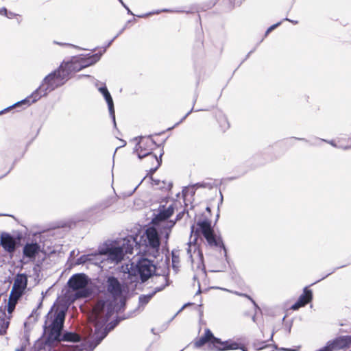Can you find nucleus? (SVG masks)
<instances>
[{
    "label": "nucleus",
    "mask_w": 351,
    "mask_h": 351,
    "mask_svg": "<svg viewBox=\"0 0 351 351\" xmlns=\"http://www.w3.org/2000/svg\"><path fill=\"white\" fill-rule=\"evenodd\" d=\"M312 291L306 287L304 289V293L300 296L298 301L291 306V309L295 311L300 307L304 306L312 300Z\"/></svg>",
    "instance_id": "18"
},
{
    "label": "nucleus",
    "mask_w": 351,
    "mask_h": 351,
    "mask_svg": "<svg viewBox=\"0 0 351 351\" xmlns=\"http://www.w3.org/2000/svg\"><path fill=\"white\" fill-rule=\"evenodd\" d=\"M41 234L35 233L32 239L28 238L23 245V264L31 262L38 265L45 259L44 247L40 245Z\"/></svg>",
    "instance_id": "6"
},
{
    "label": "nucleus",
    "mask_w": 351,
    "mask_h": 351,
    "mask_svg": "<svg viewBox=\"0 0 351 351\" xmlns=\"http://www.w3.org/2000/svg\"><path fill=\"white\" fill-rule=\"evenodd\" d=\"M22 106V100L18 101L15 104L3 109L2 110H0V115H2L8 112H10L14 108L21 107Z\"/></svg>",
    "instance_id": "27"
},
{
    "label": "nucleus",
    "mask_w": 351,
    "mask_h": 351,
    "mask_svg": "<svg viewBox=\"0 0 351 351\" xmlns=\"http://www.w3.org/2000/svg\"><path fill=\"white\" fill-rule=\"evenodd\" d=\"M173 213V207L172 205H170L167 210H160L159 213V217L161 219H166L169 217H170Z\"/></svg>",
    "instance_id": "23"
},
{
    "label": "nucleus",
    "mask_w": 351,
    "mask_h": 351,
    "mask_svg": "<svg viewBox=\"0 0 351 351\" xmlns=\"http://www.w3.org/2000/svg\"><path fill=\"white\" fill-rule=\"evenodd\" d=\"M22 298V273L17 272L14 278V283L10 293L7 304V311L9 314H12L14 311L18 302Z\"/></svg>",
    "instance_id": "13"
},
{
    "label": "nucleus",
    "mask_w": 351,
    "mask_h": 351,
    "mask_svg": "<svg viewBox=\"0 0 351 351\" xmlns=\"http://www.w3.org/2000/svg\"><path fill=\"white\" fill-rule=\"evenodd\" d=\"M51 346L47 343L38 342L34 346V351H49L51 350Z\"/></svg>",
    "instance_id": "24"
},
{
    "label": "nucleus",
    "mask_w": 351,
    "mask_h": 351,
    "mask_svg": "<svg viewBox=\"0 0 351 351\" xmlns=\"http://www.w3.org/2000/svg\"><path fill=\"white\" fill-rule=\"evenodd\" d=\"M0 14L10 17L8 14V10L5 7L0 8Z\"/></svg>",
    "instance_id": "31"
},
{
    "label": "nucleus",
    "mask_w": 351,
    "mask_h": 351,
    "mask_svg": "<svg viewBox=\"0 0 351 351\" xmlns=\"http://www.w3.org/2000/svg\"><path fill=\"white\" fill-rule=\"evenodd\" d=\"M26 285H27V278H26V276H25V274H23V290L25 289Z\"/></svg>",
    "instance_id": "33"
},
{
    "label": "nucleus",
    "mask_w": 351,
    "mask_h": 351,
    "mask_svg": "<svg viewBox=\"0 0 351 351\" xmlns=\"http://www.w3.org/2000/svg\"><path fill=\"white\" fill-rule=\"evenodd\" d=\"M49 351H56V350L51 349V350H49Z\"/></svg>",
    "instance_id": "47"
},
{
    "label": "nucleus",
    "mask_w": 351,
    "mask_h": 351,
    "mask_svg": "<svg viewBox=\"0 0 351 351\" xmlns=\"http://www.w3.org/2000/svg\"><path fill=\"white\" fill-rule=\"evenodd\" d=\"M155 145L156 143L152 138L143 137L141 138L135 148V152L137 153L139 158L141 159L147 157L151 162L156 165L154 168L150 169V171L152 173L156 171L160 165V160L152 153V150Z\"/></svg>",
    "instance_id": "8"
},
{
    "label": "nucleus",
    "mask_w": 351,
    "mask_h": 351,
    "mask_svg": "<svg viewBox=\"0 0 351 351\" xmlns=\"http://www.w3.org/2000/svg\"><path fill=\"white\" fill-rule=\"evenodd\" d=\"M282 350H285V351H289L290 350H288V349H285V348H282Z\"/></svg>",
    "instance_id": "43"
},
{
    "label": "nucleus",
    "mask_w": 351,
    "mask_h": 351,
    "mask_svg": "<svg viewBox=\"0 0 351 351\" xmlns=\"http://www.w3.org/2000/svg\"><path fill=\"white\" fill-rule=\"evenodd\" d=\"M119 1L121 3V4H122V5H123V6H124L127 10H128V13H130V14H133L132 13V12H131V11H130V10H129V9H128L125 5H124V3H123V2L122 1V0H119Z\"/></svg>",
    "instance_id": "34"
},
{
    "label": "nucleus",
    "mask_w": 351,
    "mask_h": 351,
    "mask_svg": "<svg viewBox=\"0 0 351 351\" xmlns=\"http://www.w3.org/2000/svg\"><path fill=\"white\" fill-rule=\"evenodd\" d=\"M265 343V342H262L261 344L255 343L254 347L256 348V350H262L263 348L266 347Z\"/></svg>",
    "instance_id": "30"
},
{
    "label": "nucleus",
    "mask_w": 351,
    "mask_h": 351,
    "mask_svg": "<svg viewBox=\"0 0 351 351\" xmlns=\"http://www.w3.org/2000/svg\"><path fill=\"white\" fill-rule=\"evenodd\" d=\"M141 239L146 248L145 252L156 258L158 254L160 247V239L156 228H148Z\"/></svg>",
    "instance_id": "11"
},
{
    "label": "nucleus",
    "mask_w": 351,
    "mask_h": 351,
    "mask_svg": "<svg viewBox=\"0 0 351 351\" xmlns=\"http://www.w3.org/2000/svg\"><path fill=\"white\" fill-rule=\"evenodd\" d=\"M188 245L186 253L192 267H194L195 266L197 269L203 271L204 269V265L202 252L197 248L195 243H192L190 241Z\"/></svg>",
    "instance_id": "14"
},
{
    "label": "nucleus",
    "mask_w": 351,
    "mask_h": 351,
    "mask_svg": "<svg viewBox=\"0 0 351 351\" xmlns=\"http://www.w3.org/2000/svg\"><path fill=\"white\" fill-rule=\"evenodd\" d=\"M280 22L276 23V24H274L273 25H271V27H269L267 30L265 32V36H267L270 32H271L272 30H274L275 28H276L278 26H279L280 25Z\"/></svg>",
    "instance_id": "29"
},
{
    "label": "nucleus",
    "mask_w": 351,
    "mask_h": 351,
    "mask_svg": "<svg viewBox=\"0 0 351 351\" xmlns=\"http://www.w3.org/2000/svg\"><path fill=\"white\" fill-rule=\"evenodd\" d=\"M191 110L183 118V119H186V117L191 113Z\"/></svg>",
    "instance_id": "41"
},
{
    "label": "nucleus",
    "mask_w": 351,
    "mask_h": 351,
    "mask_svg": "<svg viewBox=\"0 0 351 351\" xmlns=\"http://www.w3.org/2000/svg\"><path fill=\"white\" fill-rule=\"evenodd\" d=\"M94 254H87V255H82L77 260V264H84L86 262H91L93 261L94 256H95Z\"/></svg>",
    "instance_id": "26"
},
{
    "label": "nucleus",
    "mask_w": 351,
    "mask_h": 351,
    "mask_svg": "<svg viewBox=\"0 0 351 351\" xmlns=\"http://www.w3.org/2000/svg\"><path fill=\"white\" fill-rule=\"evenodd\" d=\"M19 263H20V264H21L20 267H21V269H22V259H21V258H20V259H19ZM19 265H18V266L16 267V268H19Z\"/></svg>",
    "instance_id": "37"
},
{
    "label": "nucleus",
    "mask_w": 351,
    "mask_h": 351,
    "mask_svg": "<svg viewBox=\"0 0 351 351\" xmlns=\"http://www.w3.org/2000/svg\"><path fill=\"white\" fill-rule=\"evenodd\" d=\"M15 351H22V346L18 348Z\"/></svg>",
    "instance_id": "40"
},
{
    "label": "nucleus",
    "mask_w": 351,
    "mask_h": 351,
    "mask_svg": "<svg viewBox=\"0 0 351 351\" xmlns=\"http://www.w3.org/2000/svg\"><path fill=\"white\" fill-rule=\"evenodd\" d=\"M99 92H100L102 95H104V93H106V91H108V89H107V88H106V86H104V87H101V88H99Z\"/></svg>",
    "instance_id": "32"
},
{
    "label": "nucleus",
    "mask_w": 351,
    "mask_h": 351,
    "mask_svg": "<svg viewBox=\"0 0 351 351\" xmlns=\"http://www.w3.org/2000/svg\"><path fill=\"white\" fill-rule=\"evenodd\" d=\"M9 322L3 318H0V335L5 333Z\"/></svg>",
    "instance_id": "28"
},
{
    "label": "nucleus",
    "mask_w": 351,
    "mask_h": 351,
    "mask_svg": "<svg viewBox=\"0 0 351 351\" xmlns=\"http://www.w3.org/2000/svg\"><path fill=\"white\" fill-rule=\"evenodd\" d=\"M136 245V239L130 236L101 249L99 250V254L107 255L108 259L117 264L123 260L125 254L133 253L134 246Z\"/></svg>",
    "instance_id": "4"
},
{
    "label": "nucleus",
    "mask_w": 351,
    "mask_h": 351,
    "mask_svg": "<svg viewBox=\"0 0 351 351\" xmlns=\"http://www.w3.org/2000/svg\"><path fill=\"white\" fill-rule=\"evenodd\" d=\"M346 348H351V335L339 337L328 341L326 346L318 351H335Z\"/></svg>",
    "instance_id": "16"
},
{
    "label": "nucleus",
    "mask_w": 351,
    "mask_h": 351,
    "mask_svg": "<svg viewBox=\"0 0 351 351\" xmlns=\"http://www.w3.org/2000/svg\"><path fill=\"white\" fill-rule=\"evenodd\" d=\"M103 96L104 97V98L106 101V103L108 104L110 114L113 120L114 125H116L114 104H113L112 98L108 91H106V93H104L103 95Z\"/></svg>",
    "instance_id": "20"
},
{
    "label": "nucleus",
    "mask_w": 351,
    "mask_h": 351,
    "mask_svg": "<svg viewBox=\"0 0 351 351\" xmlns=\"http://www.w3.org/2000/svg\"><path fill=\"white\" fill-rule=\"evenodd\" d=\"M151 179L152 180V185L153 186H158V187L161 189H165V190H170L172 187V184L169 182L166 183L164 181H160L159 180H154L151 177Z\"/></svg>",
    "instance_id": "21"
},
{
    "label": "nucleus",
    "mask_w": 351,
    "mask_h": 351,
    "mask_svg": "<svg viewBox=\"0 0 351 351\" xmlns=\"http://www.w3.org/2000/svg\"><path fill=\"white\" fill-rule=\"evenodd\" d=\"M82 69L79 56L73 57L71 61L62 63L58 70L44 79L40 86L30 96L23 99V106H30L56 88L63 85L73 73L80 71Z\"/></svg>",
    "instance_id": "1"
},
{
    "label": "nucleus",
    "mask_w": 351,
    "mask_h": 351,
    "mask_svg": "<svg viewBox=\"0 0 351 351\" xmlns=\"http://www.w3.org/2000/svg\"><path fill=\"white\" fill-rule=\"evenodd\" d=\"M329 144H330L332 146L335 147H337V145L335 144V143L333 141H327Z\"/></svg>",
    "instance_id": "35"
},
{
    "label": "nucleus",
    "mask_w": 351,
    "mask_h": 351,
    "mask_svg": "<svg viewBox=\"0 0 351 351\" xmlns=\"http://www.w3.org/2000/svg\"><path fill=\"white\" fill-rule=\"evenodd\" d=\"M168 237H169V233L167 232L166 234V238L168 239Z\"/></svg>",
    "instance_id": "44"
},
{
    "label": "nucleus",
    "mask_w": 351,
    "mask_h": 351,
    "mask_svg": "<svg viewBox=\"0 0 351 351\" xmlns=\"http://www.w3.org/2000/svg\"><path fill=\"white\" fill-rule=\"evenodd\" d=\"M253 321L255 322V317H253Z\"/></svg>",
    "instance_id": "46"
},
{
    "label": "nucleus",
    "mask_w": 351,
    "mask_h": 351,
    "mask_svg": "<svg viewBox=\"0 0 351 351\" xmlns=\"http://www.w3.org/2000/svg\"><path fill=\"white\" fill-rule=\"evenodd\" d=\"M155 282L158 283L159 285L154 288L151 293L147 295H142L139 297V302L142 305H145L149 302L151 298L158 291H162L168 285L167 277L165 275L156 276L154 278Z\"/></svg>",
    "instance_id": "17"
},
{
    "label": "nucleus",
    "mask_w": 351,
    "mask_h": 351,
    "mask_svg": "<svg viewBox=\"0 0 351 351\" xmlns=\"http://www.w3.org/2000/svg\"><path fill=\"white\" fill-rule=\"evenodd\" d=\"M116 305L98 301L95 305L90 319L94 324L95 331L90 342V346L95 348L107 335L108 332L104 328L105 324L116 310Z\"/></svg>",
    "instance_id": "3"
},
{
    "label": "nucleus",
    "mask_w": 351,
    "mask_h": 351,
    "mask_svg": "<svg viewBox=\"0 0 351 351\" xmlns=\"http://www.w3.org/2000/svg\"><path fill=\"white\" fill-rule=\"evenodd\" d=\"M156 269L153 261L142 258L136 263H132L128 268V278L131 282H144L155 273Z\"/></svg>",
    "instance_id": "5"
},
{
    "label": "nucleus",
    "mask_w": 351,
    "mask_h": 351,
    "mask_svg": "<svg viewBox=\"0 0 351 351\" xmlns=\"http://www.w3.org/2000/svg\"><path fill=\"white\" fill-rule=\"evenodd\" d=\"M162 12H170L169 10H163Z\"/></svg>",
    "instance_id": "42"
},
{
    "label": "nucleus",
    "mask_w": 351,
    "mask_h": 351,
    "mask_svg": "<svg viewBox=\"0 0 351 351\" xmlns=\"http://www.w3.org/2000/svg\"><path fill=\"white\" fill-rule=\"evenodd\" d=\"M22 245V232H1L0 233V246L10 257Z\"/></svg>",
    "instance_id": "10"
},
{
    "label": "nucleus",
    "mask_w": 351,
    "mask_h": 351,
    "mask_svg": "<svg viewBox=\"0 0 351 351\" xmlns=\"http://www.w3.org/2000/svg\"><path fill=\"white\" fill-rule=\"evenodd\" d=\"M245 295V297H247L250 300H252V302H253V304H254V306H256V303H255V302H254V300H252V299L250 297H249V296H247V295Z\"/></svg>",
    "instance_id": "36"
},
{
    "label": "nucleus",
    "mask_w": 351,
    "mask_h": 351,
    "mask_svg": "<svg viewBox=\"0 0 351 351\" xmlns=\"http://www.w3.org/2000/svg\"><path fill=\"white\" fill-rule=\"evenodd\" d=\"M206 343H208L210 350L222 351L225 350H236L239 345L236 343H229L228 341H221L220 339L215 337L210 329L205 330L204 335L195 342V348H200Z\"/></svg>",
    "instance_id": "7"
},
{
    "label": "nucleus",
    "mask_w": 351,
    "mask_h": 351,
    "mask_svg": "<svg viewBox=\"0 0 351 351\" xmlns=\"http://www.w3.org/2000/svg\"><path fill=\"white\" fill-rule=\"evenodd\" d=\"M89 278L84 274H76L73 275L68 281L71 289L77 291L75 296L77 298H87L90 295V291L87 289Z\"/></svg>",
    "instance_id": "12"
},
{
    "label": "nucleus",
    "mask_w": 351,
    "mask_h": 351,
    "mask_svg": "<svg viewBox=\"0 0 351 351\" xmlns=\"http://www.w3.org/2000/svg\"><path fill=\"white\" fill-rule=\"evenodd\" d=\"M285 20H287V21H291V23H294V24H297V23H298V21H291V20H289V19H285Z\"/></svg>",
    "instance_id": "38"
},
{
    "label": "nucleus",
    "mask_w": 351,
    "mask_h": 351,
    "mask_svg": "<svg viewBox=\"0 0 351 351\" xmlns=\"http://www.w3.org/2000/svg\"><path fill=\"white\" fill-rule=\"evenodd\" d=\"M114 200H115V197H108V198L105 199L104 200H103L99 204V208L101 209H106V208L110 207L114 202Z\"/></svg>",
    "instance_id": "25"
},
{
    "label": "nucleus",
    "mask_w": 351,
    "mask_h": 351,
    "mask_svg": "<svg viewBox=\"0 0 351 351\" xmlns=\"http://www.w3.org/2000/svg\"><path fill=\"white\" fill-rule=\"evenodd\" d=\"M100 57L101 54L99 55L97 53H95L89 57L79 56V58L80 62L84 69L96 63L97 61H99Z\"/></svg>",
    "instance_id": "19"
},
{
    "label": "nucleus",
    "mask_w": 351,
    "mask_h": 351,
    "mask_svg": "<svg viewBox=\"0 0 351 351\" xmlns=\"http://www.w3.org/2000/svg\"><path fill=\"white\" fill-rule=\"evenodd\" d=\"M10 17L9 18H11V16H12V13H10V15H8Z\"/></svg>",
    "instance_id": "45"
},
{
    "label": "nucleus",
    "mask_w": 351,
    "mask_h": 351,
    "mask_svg": "<svg viewBox=\"0 0 351 351\" xmlns=\"http://www.w3.org/2000/svg\"><path fill=\"white\" fill-rule=\"evenodd\" d=\"M65 319V311L53 306L47 313L44 325L45 333L48 336L49 341L78 342L80 337L74 332L62 334Z\"/></svg>",
    "instance_id": "2"
},
{
    "label": "nucleus",
    "mask_w": 351,
    "mask_h": 351,
    "mask_svg": "<svg viewBox=\"0 0 351 351\" xmlns=\"http://www.w3.org/2000/svg\"><path fill=\"white\" fill-rule=\"evenodd\" d=\"M172 256V267L175 271L178 270L180 267V256L178 250H173L171 252Z\"/></svg>",
    "instance_id": "22"
},
{
    "label": "nucleus",
    "mask_w": 351,
    "mask_h": 351,
    "mask_svg": "<svg viewBox=\"0 0 351 351\" xmlns=\"http://www.w3.org/2000/svg\"><path fill=\"white\" fill-rule=\"evenodd\" d=\"M55 43L58 44V45H66L67 44H65V43H57V42H55Z\"/></svg>",
    "instance_id": "39"
},
{
    "label": "nucleus",
    "mask_w": 351,
    "mask_h": 351,
    "mask_svg": "<svg viewBox=\"0 0 351 351\" xmlns=\"http://www.w3.org/2000/svg\"><path fill=\"white\" fill-rule=\"evenodd\" d=\"M197 228L195 229V226H191V236L194 234L195 239L194 242L197 240V237L201 233L205 239L208 245L210 247H216L221 245V240L217 238L215 235L213 228L211 226V223L209 221L204 220L197 223Z\"/></svg>",
    "instance_id": "9"
},
{
    "label": "nucleus",
    "mask_w": 351,
    "mask_h": 351,
    "mask_svg": "<svg viewBox=\"0 0 351 351\" xmlns=\"http://www.w3.org/2000/svg\"><path fill=\"white\" fill-rule=\"evenodd\" d=\"M108 291L114 298V303H120V307L125 304V300L122 295L121 286L114 277H110L107 281Z\"/></svg>",
    "instance_id": "15"
}]
</instances>
